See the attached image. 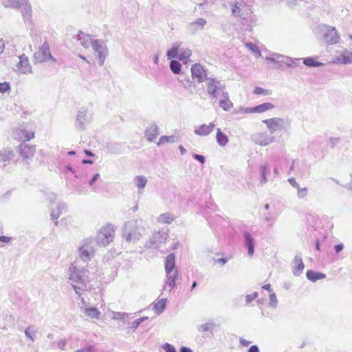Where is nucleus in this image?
<instances>
[{
	"instance_id": "603ef678",
	"label": "nucleus",
	"mask_w": 352,
	"mask_h": 352,
	"mask_svg": "<svg viewBox=\"0 0 352 352\" xmlns=\"http://www.w3.org/2000/svg\"><path fill=\"white\" fill-rule=\"evenodd\" d=\"M25 334L28 338L31 339L32 341H34L36 331H34L32 327H28L26 328L25 330Z\"/></svg>"
},
{
	"instance_id": "6ab92c4d",
	"label": "nucleus",
	"mask_w": 352,
	"mask_h": 352,
	"mask_svg": "<svg viewBox=\"0 0 352 352\" xmlns=\"http://www.w3.org/2000/svg\"><path fill=\"white\" fill-rule=\"evenodd\" d=\"M82 304L85 306H81V309H83V313L87 317L91 319H99L101 315L100 311L94 307H87L84 298H82Z\"/></svg>"
},
{
	"instance_id": "864d4df0",
	"label": "nucleus",
	"mask_w": 352,
	"mask_h": 352,
	"mask_svg": "<svg viewBox=\"0 0 352 352\" xmlns=\"http://www.w3.org/2000/svg\"><path fill=\"white\" fill-rule=\"evenodd\" d=\"M277 304H278V300H277L276 294L274 293H271L270 294V302H269L270 307H271L272 308H276L277 307Z\"/></svg>"
},
{
	"instance_id": "f8f14e48",
	"label": "nucleus",
	"mask_w": 352,
	"mask_h": 352,
	"mask_svg": "<svg viewBox=\"0 0 352 352\" xmlns=\"http://www.w3.org/2000/svg\"><path fill=\"white\" fill-rule=\"evenodd\" d=\"M16 151L21 157L24 165H29L35 154L36 148L33 145L22 143L17 147Z\"/></svg>"
},
{
	"instance_id": "3c124183",
	"label": "nucleus",
	"mask_w": 352,
	"mask_h": 352,
	"mask_svg": "<svg viewBox=\"0 0 352 352\" xmlns=\"http://www.w3.org/2000/svg\"><path fill=\"white\" fill-rule=\"evenodd\" d=\"M280 57H281V54L276 53L273 54L271 57H265V60L270 63L279 64Z\"/></svg>"
},
{
	"instance_id": "37998d69",
	"label": "nucleus",
	"mask_w": 352,
	"mask_h": 352,
	"mask_svg": "<svg viewBox=\"0 0 352 352\" xmlns=\"http://www.w3.org/2000/svg\"><path fill=\"white\" fill-rule=\"evenodd\" d=\"M111 319L113 320H120L122 321H125L129 318V314L127 313H122L117 311H112Z\"/></svg>"
},
{
	"instance_id": "412c9836",
	"label": "nucleus",
	"mask_w": 352,
	"mask_h": 352,
	"mask_svg": "<svg viewBox=\"0 0 352 352\" xmlns=\"http://www.w3.org/2000/svg\"><path fill=\"white\" fill-rule=\"evenodd\" d=\"M133 182L138 189L139 194H142L148 182L147 178L144 175H137L133 178Z\"/></svg>"
},
{
	"instance_id": "473e14b6",
	"label": "nucleus",
	"mask_w": 352,
	"mask_h": 352,
	"mask_svg": "<svg viewBox=\"0 0 352 352\" xmlns=\"http://www.w3.org/2000/svg\"><path fill=\"white\" fill-rule=\"evenodd\" d=\"M14 156L13 151L4 150L0 151V162L9 163L10 160Z\"/></svg>"
},
{
	"instance_id": "c85d7f7f",
	"label": "nucleus",
	"mask_w": 352,
	"mask_h": 352,
	"mask_svg": "<svg viewBox=\"0 0 352 352\" xmlns=\"http://www.w3.org/2000/svg\"><path fill=\"white\" fill-rule=\"evenodd\" d=\"M181 44V42H175L173 44L171 48L166 53L168 59L178 58L179 48Z\"/></svg>"
},
{
	"instance_id": "2f4dec72",
	"label": "nucleus",
	"mask_w": 352,
	"mask_h": 352,
	"mask_svg": "<svg viewBox=\"0 0 352 352\" xmlns=\"http://www.w3.org/2000/svg\"><path fill=\"white\" fill-rule=\"evenodd\" d=\"M166 299L162 298L156 302L153 307L155 314L157 315L161 314L166 308Z\"/></svg>"
},
{
	"instance_id": "39448f33",
	"label": "nucleus",
	"mask_w": 352,
	"mask_h": 352,
	"mask_svg": "<svg viewBox=\"0 0 352 352\" xmlns=\"http://www.w3.org/2000/svg\"><path fill=\"white\" fill-rule=\"evenodd\" d=\"M253 0H236L231 4L232 14L234 16L246 19L252 13V4Z\"/></svg>"
},
{
	"instance_id": "e2e57ef3",
	"label": "nucleus",
	"mask_w": 352,
	"mask_h": 352,
	"mask_svg": "<svg viewBox=\"0 0 352 352\" xmlns=\"http://www.w3.org/2000/svg\"><path fill=\"white\" fill-rule=\"evenodd\" d=\"M193 157L201 164H204L206 161L205 157L202 155L194 154Z\"/></svg>"
},
{
	"instance_id": "a878e982",
	"label": "nucleus",
	"mask_w": 352,
	"mask_h": 352,
	"mask_svg": "<svg viewBox=\"0 0 352 352\" xmlns=\"http://www.w3.org/2000/svg\"><path fill=\"white\" fill-rule=\"evenodd\" d=\"M159 135V129L155 124H152L145 131V137L149 142H152Z\"/></svg>"
},
{
	"instance_id": "aec40b11",
	"label": "nucleus",
	"mask_w": 352,
	"mask_h": 352,
	"mask_svg": "<svg viewBox=\"0 0 352 352\" xmlns=\"http://www.w3.org/2000/svg\"><path fill=\"white\" fill-rule=\"evenodd\" d=\"M214 126L215 124L213 122H210L209 124H202L195 127L194 133L199 136H206L211 133Z\"/></svg>"
},
{
	"instance_id": "20e7f679",
	"label": "nucleus",
	"mask_w": 352,
	"mask_h": 352,
	"mask_svg": "<svg viewBox=\"0 0 352 352\" xmlns=\"http://www.w3.org/2000/svg\"><path fill=\"white\" fill-rule=\"evenodd\" d=\"M165 272L166 274V285L170 287L169 291L175 287V280L177 278V270L175 268V255L174 253L168 254L165 260Z\"/></svg>"
},
{
	"instance_id": "423d86ee",
	"label": "nucleus",
	"mask_w": 352,
	"mask_h": 352,
	"mask_svg": "<svg viewBox=\"0 0 352 352\" xmlns=\"http://www.w3.org/2000/svg\"><path fill=\"white\" fill-rule=\"evenodd\" d=\"M226 85L217 78H208L206 82V91L212 99L217 100L226 93Z\"/></svg>"
},
{
	"instance_id": "79ce46f5",
	"label": "nucleus",
	"mask_w": 352,
	"mask_h": 352,
	"mask_svg": "<svg viewBox=\"0 0 352 352\" xmlns=\"http://www.w3.org/2000/svg\"><path fill=\"white\" fill-rule=\"evenodd\" d=\"M303 63L307 67H320L324 65L322 63L317 61L313 57H307L304 58Z\"/></svg>"
},
{
	"instance_id": "ea45409f",
	"label": "nucleus",
	"mask_w": 352,
	"mask_h": 352,
	"mask_svg": "<svg viewBox=\"0 0 352 352\" xmlns=\"http://www.w3.org/2000/svg\"><path fill=\"white\" fill-rule=\"evenodd\" d=\"M260 172H261V175L260 183H261V184L263 185V184H265V183H267V175L270 173V168L265 164L261 165L260 166Z\"/></svg>"
},
{
	"instance_id": "0eeeda50",
	"label": "nucleus",
	"mask_w": 352,
	"mask_h": 352,
	"mask_svg": "<svg viewBox=\"0 0 352 352\" xmlns=\"http://www.w3.org/2000/svg\"><path fill=\"white\" fill-rule=\"evenodd\" d=\"M94 241L92 239L83 240L78 248V256L84 262L89 261L94 255Z\"/></svg>"
},
{
	"instance_id": "bf43d9fd",
	"label": "nucleus",
	"mask_w": 352,
	"mask_h": 352,
	"mask_svg": "<svg viewBox=\"0 0 352 352\" xmlns=\"http://www.w3.org/2000/svg\"><path fill=\"white\" fill-rule=\"evenodd\" d=\"M67 340L65 339H61L58 340L57 342V346L62 351H65L66 349Z\"/></svg>"
},
{
	"instance_id": "9b49d317",
	"label": "nucleus",
	"mask_w": 352,
	"mask_h": 352,
	"mask_svg": "<svg viewBox=\"0 0 352 352\" xmlns=\"http://www.w3.org/2000/svg\"><path fill=\"white\" fill-rule=\"evenodd\" d=\"M91 47L98 58L99 65H103L109 53L106 43L101 39H95L94 43H92Z\"/></svg>"
},
{
	"instance_id": "f257e3e1",
	"label": "nucleus",
	"mask_w": 352,
	"mask_h": 352,
	"mask_svg": "<svg viewBox=\"0 0 352 352\" xmlns=\"http://www.w3.org/2000/svg\"><path fill=\"white\" fill-rule=\"evenodd\" d=\"M89 271L85 268L78 267L74 263H72L67 270V277L68 283L72 285L79 297L81 296L82 292L87 289L89 282Z\"/></svg>"
},
{
	"instance_id": "bb28decb",
	"label": "nucleus",
	"mask_w": 352,
	"mask_h": 352,
	"mask_svg": "<svg viewBox=\"0 0 352 352\" xmlns=\"http://www.w3.org/2000/svg\"><path fill=\"white\" fill-rule=\"evenodd\" d=\"M179 141H180V136L178 134H174V135H172L170 136L162 135L160 137L157 144V146H161V145L164 144L168 142L176 143V142H179Z\"/></svg>"
},
{
	"instance_id": "7c9ffc66",
	"label": "nucleus",
	"mask_w": 352,
	"mask_h": 352,
	"mask_svg": "<svg viewBox=\"0 0 352 352\" xmlns=\"http://www.w3.org/2000/svg\"><path fill=\"white\" fill-rule=\"evenodd\" d=\"M299 60V58H292L289 56L281 55V57H280L279 64L280 65H281V64H284L288 67H294L297 65L296 61H298Z\"/></svg>"
},
{
	"instance_id": "de8ad7c7",
	"label": "nucleus",
	"mask_w": 352,
	"mask_h": 352,
	"mask_svg": "<svg viewBox=\"0 0 352 352\" xmlns=\"http://www.w3.org/2000/svg\"><path fill=\"white\" fill-rule=\"evenodd\" d=\"M297 189V197L298 199H304L308 195V188H300V186L296 188Z\"/></svg>"
},
{
	"instance_id": "338daca9",
	"label": "nucleus",
	"mask_w": 352,
	"mask_h": 352,
	"mask_svg": "<svg viewBox=\"0 0 352 352\" xmlns=\"http://www.w3.org/2000/svg\"><path fill=\"white\" fill-rule=\"evenodd\" d=\"M100 177V174L99 173H96L93 177L91 179V180L89 181V185L91 186H93L94 182Z\"/></svg>"
},
{
	"instance_id": "69168bd1",
	"label": "nucleus",
	"mask_w": 352,
	"mask_h": 352,
	"mask_svg": "<svg viewBox=\"0 0 352 352\" xmlns=\"http://www.w3.org/2000/svg\"><path fill=\"white\" fill-rule=\"evenodd\" d=\"M140 322H138V320H135V321H133V322H131V327H129V329H132L133 331H134L138 327V326L140 325Z\"/></svg>"
},
{
	"instance_id": "dca6fc26",
	"label": "nucleus",
	"mask_w": 352,
	"mask_h": 352,
	"mask_svg": "<svg viewBox=\"0 0 352 352\" xmlns=\"http://www.w3.org/2000/svg\"><path fill=\"white\" fill-rule=\"evenodd\" d=\"M333 63L340 65H349L352 63V52L346 48L338 52L335 56Z\"/></svg>"
},
{
	"instance_id": "a18cd8bd",
	"label": "nucleus",
	"mask_w": 352,
	"mask_h": 352,
	"mask_svg": "<svg viewBox=\"0 0 352 352\" xmlns=\"http://www.w3.org/2000/svg\"><path fill=\"white\" fill-rule=\"evenodd\" d=\"M245 47L253 53L258 55V56H261V52L259 50V49L257 47V46L251 42H248L245 43Z\"/></svg>"
},
{
	"instance_id": "a19ab883",
	"label": "nucleus",
	"mask_w": 352,
	"mask_h": 352,
	"mask_svg": "<svg viewBox=\"0 0 352 352\" xmlns=\"http://www.w3.org/2000/svg\"><path fill=\"white\" fill-rule=\"evenodd\" d=\"M21 7H23L21 12L23 18L25 19H29L31 16L32 8L30 4L28 3V1L27 0V1Z\"/></svg>"
},
{
	"instance_id": "8fccbe9b",
	"label": "nucleus",
	"mask_w": 352,
	"mask_h": 352,
	"mask_svg": "<svg viewBox=\"0 0 352 352\" xmlns=\"http://www.w3.org/2000/svg\"><path fill=\"white\" fill-rule=\"evenodd\" d=\"M21 132H23V136L19 137V139H23L25 141H29L34 138V133L33 132H28L20 130Z\"/></svg>"
},
{
	"instance_id": "09e8293b",
	"label": "nucleus",
	"mask_w": 352,
	"mask_h": 352,
	"mask_svg": "<svg viewBox=\"0 0 352 352\" xmlns=\"http://www.w3.org/2000/svg\"><path fill=\"white\" fill-rule=\"evenodd\" d=\"M253 93L256 95H265V96H267V95H270L271 94V91L268 89H263L262 87H256L254 89V91Z\"/></svg>"
},
{
	"instance_id": "a211bd4d",
	"label": "nucleus",
	"mask_w": 352,
	"mask_h": 352,
	"mask_svg": "<svg viewBox=\"0 0 352 352\" xmlns=\"http://www.w3.org/2000/svg\"><path fill=\"white\" fill-rule=\"evenodd\" d=\"M19 61L16 65L17 70L23 74H30L32 70L28 57L25 54H22L19 56Z\"/></svg>"
},
{
	"instance_id": "4be33fe9",
	"label": "nucleus",
	"mask_w": 352,
	"mask_h": 352,
	"mask_svg": "<svg viewBox=\"0 0 352 352\" xmlns=\"http://www.w3.org/2000/svg\"><path fill=\"white\" fill-rule=\"evenodd\" d=\"M207 21L203 18H198L195 21H192L188 24V30L195 33L198 30H203L206 25Z\"/></svg>"
},
{
	"instance_id": "9d476101",
	"label": "nucleus",
	"mask_w": 352,
	"mask_h": 352,
	"mask_svg": "<svg viewBox=\"0 0 352 352\" xmlns=\"http://www.w3.org/2000/svg\"><path fill=\"white\" fill-rule=\"evenodd\" d=\"M91 118L92 113L89 107H80L77 111L76 126L80 129H85V126L91 122Z\"/></svg>"
},
{
	"instance_id": "72a5a7b5",
	"label": "nucleus",
	"mask_w": 352,
	"mask_h": 352,
	"mask_svg": "<svg viewBox=\"0 0 352 352\" xmlns=\"http://www.w3.org/2000/svg\"><path fill=\"white\" fill-rule=\"evenodd\" d=\"M216 140L217 142L220 146H226L228 142V136L222 133L220 129H217V135H216Z\"/></svg>"
},
{
	"instance_id": "13d9d810",
	"label": "nucleus",
	"mask_w": 352,
	"mask_h": 352,
	"mask_svg": "<svg viewBox=\"0 0 352 352\" xmlns=\"http://www.w3.org/2000/svg\"><path fill=\"white\" fill-rule=\"evenodd\" d=\"M258 294L257 292H253L252 294H248L245 296L246 302L247 303H249L252 302V300H255L258 297Z\"/></svg>"
},
{
	"instance_id": "6e6d98bb",
	"label": "nucleus",
	"mask_w": 352,
	"mask_h": 352,
	"mask_svg": "<svg viewBox=\"0 0 352 352\" xmlns=\"http://www.w3.org/2000/svg\"><path fill=\"white\" fill-rule=\"evenodd\" d=\"M10 89V84L7 82H0V94H4Z\"/></svg>"
},
{
	"instance_id": "c03bdc74",
	"label": "nucleus",
	"mask_w": 352,
	"mask_h": 352,
	"mask_svg": "<svg viewBox=\"0 0 352 352\" xmlns=\"http://www.w3.org/2000/svg\"><path fill=\"white\" fill-rule=\"evenodd\" d=\"M170 70L175 74H179L182 69V65L177 60H173L170 63Z\"/></svg>"
},
{
	"instance_id": "c756f323",
	"label": "nucleus",
	"mask_w": 352,
	"mask_h": 352,
	"mask_svg": "<svg viewBox=\"0 0 352 352\" xmlns=\"http://www.w3.org/2000/svg\"><path fill=\"white\" fill-rule=\"evenodd\" d=\"M274 108V105L271 102H265L252 107L254 113H263Z\"/></svg>"
},
{
	"instance_id": "2eb2a0df",
	"label": "nucleus",
	"mask_w": 352,
	"mask_h": 352,
	"mask_svg": "<svg viewBox=\"0 0 352 352\" xmlns=\"http://www.w3.org/2000/svg\"><path fill=\"white\" fill-rule=\"evenodd\" d=\"M190 71L192 78L197 80V82L199 83L203 82L205 80L207 81V79H208V78H207L206 69L201 65L199 63L192 65Z\"/></svg>"
},
{
	"instance_id": "393cba45",
	"label": "nucleus",
	"mask_w": 352,
	"mask_h": 352,
	"mask_svg": "<svg viewBox=\"0 0 352 352\" xmlns=\"http://www.w3.org/2000/svg\"><path fill=\"white\" fill-rule=\"evenodd\" d=\"M77 39L80 41L81 45L85 48L91 47L92 43H94L95 40L91 38V35L83 34L82 32L78 34Z\"/></svg>"
},
{
	"instance_id": "6e6552de",
	"label": "nucleus",
	"mask_w": 352,
	"mask_h": 352,
	"mask_svg": "<svg viewBox=\"0 0 352 352\" xmlns=\"http://www.w3.org/2000/svg\"><path fill=\"white\" fill-rule=\"evenodd\" d=\"M115 236V229L111 225L102 227L97 234V243L102 246H107L113 241Z\"/></svg>"
},
{
	"instance_id": "052dcab7",
	"label": "nucleus",
	"mask_w": 352,
	"mask_h": 352,
	"mask_svg": "<svg viewBox=\"0 0 352 352\" xmlns=\"http://www.w3.org/2000/svg\"><path fill=\"white\" fill-rule=\"evenodd\" d=\"M162 348L166 352H176L175 347L168 343L164 344Z\"/></svg>"
},
{
	"instance_id": "58836bf2",
	"label": "nucleus",
	"mask_w": 352,
	"mask_h": 352,
	"mask_svg": "<svg viewBox=\"0 0 352 352\" xmlns=\"http://www.w3.org/2000/svg\"><path fill=\"white\" fill-rule=\"evenodd\" d=\"M174 220V216L170 213H163L157 218L158 222L161 223L170 224Z\"/></svg>"
},
{
	"instance_id": "680f3d73",
	"label": "nucleus",
	"mask_w": 352,
	"mask_h": 352,
	"mask_svg": "<svg viewBox=\"0 0 352 352\" xmlns=\"http://www.w3.org/2000/svg\"><path fill=\"white\" fill-rule=\"evenodd\" d=\"M347 50H350V52H352V33H349L347 34Z\"/></svg>"
},
{
	"instance_id": "4c0bfd02",
	"label": "nucleus",
	"mask_w": 352,
	"mask_h": 352,
	"mask_svg": "<svg viewBox=\"0 0 352 352\" xmlns=\"http://www.w3.org/2000/svg\"><path fill=\"white\" fill-rule=\"evenodd\" d=\"M191 50L188 48H179L178 59L182 61H186L191 56Z\"/></svg>"
},
{
	"instance_id": "5fc2aeb1",
	"label": "nucleus",
	"mask_w": 352,
	"mask_h": 352,
	"mask_svg": "<svg viewBox=\"0 0 352 352\" xmlns=\"http://www.w3.org/2000/svg\"><path fill=\"white\" fill-rule=\"evenodd\" d=\"M236 113L241 114H248V113H253L252 107L247 108L243 107H239L235 111Z\"/></svg>"
},
{
	"instance_id": "ddd939ff",
	"label": "nucleus",
	"mask_w": 352,
	"mask_h": 352,
	"mask_svg": "<svg viewBox=\"0 0 352 352\" xmlns=\"http://www.w3.org/2000/svg\"><path fill=\"white\" fill-rule=\"evenodd\" d=\"M263 122L266 124V126L271 134L274 133L277 131L285 129L288 124L285 120L278 117H274L263 120Z\"/></svg>"
},
{
	"instance_id": "f3484780",
	"label": "nucleus",
	"mask_w": 352,
	"mask_h": 352,
	"mask_svg": "<svg viewBox=\"0 0 352 352\" xmlns=\"http://www.w3.org/2000/svg\"><path fill=\"white\" fill-rule=\"evenodd\" d=\"M252 138L253 141L260 146H267L274 141V137L263 132L254 134Z\"/></svg>"
},
{
	"instance_id": "f03ea898",
	"label": "nucleus",
	"mask_w": 352,
	"mask_h": 352,
	"mask_svg": "<svg viewBox=\"0 0 352 352\" xmlns=\"http://www.w3.org/2000/svg\"><path fill=\"white\" fill-rule=\"evenodd\" d=\"M316 36L327 45L340 43V35L336 28L327 24H320L314 30Z\"/></svg>"
},
{
	"instance_id": "7ed1b4c3",
	"label": "nucleus",
	"mask_w": 352,
	"mask_h": 352,
	"mask_svg": "<svg viewBox=\"0 0 352 352\" xmlns=\"http://www.w3.org/2000/svg\"><path fill=\"white\" fill-rule=\"evenodd\" d=\"M124 234L128 242H135L144 234L145 228L142 219H132L125 223Z\"/></svg>"
},
{
	"instance_id": "e433bc0d",
	"label": "nucleus",
	"mask_w": 352,
	"mask_h": 352,
	"mask_svg": "<svg viewBox=\"0 0 352 352\" xmlns=\"http://www.w3.org/2000/svg\"><path fill=\"white\" fill-rule=\"evenodd\" d=\"M27 1V0H3V3L6 7L20 8Z\"/></svg>"
},
{
	"instance_id": "4468645a",
	"label": "nucleus",
	"mask_w": 352,
	"mask_h": 352,
	"mask_svg": "<svg viewBox=\"0 0 352 352\" xmlns=\"http://www.w3.org/2000/svg\"><path fill=\"white\" fill-rule=\"evenodd\" d=\"M168 237V234L166 232L159 231L157 232H155L150 239L149 248L160 250V251L162 252V245L165 243Z\"/></svg>"
},
{
	"instance_id": "49530a36",
	"label": "nucleus",
	"mask_w": 352,
	"mask_h": 352,
	"mask_svg": "<svg viewBox=\"0 0 352 352\" xmlns=\"http://www.w3.org/2000/svg\"><path fill=\"white\" fill-rule=\"evenodd\" d=\"M214 324L212 322H207L201 325L197 326V330L199 332H206L212 329Z\"/></svg>"
},
{
	"instance_id": "cd10ccee",
	"label": "nucleus",
	"mask_w": 352,
	"mask_h": 352,
	"mask_svg": "<svg viewBox=\"0 0 352 352\" xmlns=\"http://www.w3.org/2000/svg\"><path fill=\"white\" fill-rule=\"evenodd\" d=\"M222 98L219 100V106L226 111H228L232 107V102L229 98L228 93H223L221 96Z\"/></svg>"
},
{
	"instance_id": "c9c22d12",
	"label": "nucleus",
	"mask_w": 352,
	"mask_h": 352,
	"mask_svg": "<svg viewBox=\"0 0 352 352\" xmlns=\"http://www.w3.org/2000/svg\"><path fill=\"white\" fill-rule=\"evenodd\" d=\"M306 276L308 280L313 282L325 278V274L320 272H316L312 270H308L306 273Z\"/></svg>"
},
{
	"instance_id": "4d7b16f0",
	"label": "nucleus",
	"mask_w": 352,
	"mask_h": 352,
	"mask_svg": "<svg viewBox=\"0 0 352 352\" xmlns=\"http://www.w3.org/2000/svg\"><path fill=\"white\" fill-rule=\"evenodd\" d=\"M178 80L185 87H187L188 86H190V85L192 83V82L190 81V80L188 77H184V78L181 77Z\"/></svg>"
},
{
	"instance_id": "1a4fd4ad",
	"label": "nucleus",
	"mask_w": 352,
	"mask_h": 352,
	"mask_svg": "<svg viewBox=\"0 0 352 352\" xmlns=\"http://www.w3.org/2000/svg\"><path fill=\"white\" fill-rule=\"evenodd\" d=\"M36 63H55L56 59L52 56L50 46L47 41L34 54Z\"/></svg>"
},
{
	"instance_id": "0e129e2a",
	"label": "nucleus",
	"mask_w": 352,
	"mask_h": 352,
	"mask_svg": "<svg viewBox=\"0 0 352 352\" xmlns=\"http://www.w3.org/2000/svg\"><path fill=\"white\" fill-rule=\"evenodd\" d=\"M287 181L291 186L296 188H298L300 186L299 184L295 180V179L293 177L289 178Z\"/></svg>"
},
{
	"instance_id": "f704fd0d",
	"label": "nucleus",
	"mask_w": 352,
	"mask_h": 352,
	"mask_svg": "<svg viewBox=\"0 0 352 352\" xmlns=\"http://www.w3.org/2000/svg\"><path fill=\"white\" fill-rule=\"evenodd\" d=\"M65 205L63 202L57 203L56 209H52V211H51L52 219L57 220L59 218V217L60 216L62 210L65 208Z\"/></svg>"
},
{
	"instance_id": "5701e85b",
	"label": "nucleus",
	"mask_w": 352,
	"mask_h": 352,
	"mask_svg": "<svg viewBox=\"0 0 352 352\" xmlns=\"http://www.w3.org/2000/svg\"><path fill=\"white\" fill-rule=\"evenodd\" d=\"M244 243L248 249V254L252 256L254 252V239L248 232H244Z\"/></svg>"
},
{
	"instance_id": "b1692460",
	"label": "nucleus",
	"mask_w": 352,
	"mask_h": 352,
	"mask_svg": "<svg viewBox=\"0 0 352 352\" xmlns=\"http://www.w3.org/2000/svg\"><path fill=\"white\" fill-rule=\"evenodd\" d=\"M304 269V263L299 255H296L293 261V273L295 276H299Z\"/></svg>"
},
{
	"instance_id": "774afa93",
	"label": "nucleus",
	"mask_w": 352,
	"mask_h": 352,
	"mask_svg": "<svg viewBox=\"0 0 352 352\" xmlns=\"http://www.w3.org/2000/svg\"><path fill=\"white\" fill-rule=\"evenodd\" d=\"M334 248H335L336 252L337 253H338L343 250L344 245L342 243H339V244L336 245Z\"/></svg>"
}]
</instances>
